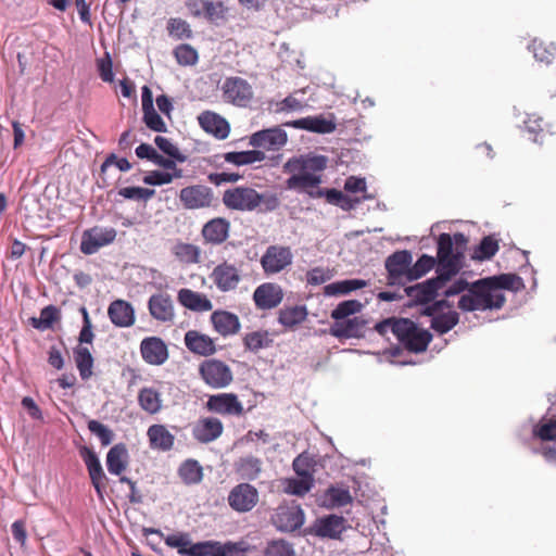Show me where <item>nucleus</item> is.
Returning a JSON list of instances; mask_svg holds the SVG:
<instances>
[{"label": "nucleus", "instance_id": "79ce46f5", "mask_svg": "<svg viewBox=\"0 0 556 556\" xmlns=\"http://www.w3.org/2000/svg\"><path fill=\"white\" fill-rule=\"evenodd\" d=\"M173 254L182 263L195 264L200 261L201 250L194 244L179 242L173 248Z\"/></svg>", "mask_w": 556, "mask_h": 556}, {"label": "nucleus", "instance_id": "c756f323", "mask_svg": "<svg viewBox=\"0 0 556 556\" xmlns=\"http://www.w3.org/2000/svg\"><path fill=\"white\" fill-rule=\"evenodd\" d=\"M185 344L190 352L202 356L211 355L216 351L213 339L195 330L186 332Z\"/></svg>", "mask_w": 556, "mask_h": 556}, {"label": "nucleus", "instance_id": "09e8293b", "mask_svg": "<svg viewBox=\"0 0 556 556\" xmlns=\"http://www.w3.org/2000/svg\"><path fill=\"white\" fill-rule=\"evenodd\" d=\"M228 9L222 1H207L204 17L211 23H219L226 20Z\"/></svg>", "mask_w": 556, "mask_h": 556}, {"label": "nucleus", "instance_id": "bb28decb", "mask_svg": "<svg viewBox=\"0 0 556 556\" xmlns=\"http://www.w3.org/2000/svg\"><path fill=\"white\" fill-rule=\"evenodd\" d=\"M230 224L227 219L217 217L208 220L202 228V236L205 242L220 244L229 236Z\"/></svg>", "mask_w": 556, "mask_h": 556}, {"label": "nucleus", "instance_id": "4be33fe9", "mask_svg": "<svg viewBox=\"0 0 556 556\" xmlns=\"http://www.w3.org/2000/svg\"><path fill=\"white\" fill-rule=\"evenodd\" d=\"M177 301L192 312H208L213 308L212 301L203 293L182 288L177 292Z\"/></svg>", "mask_w": 556, "mask_h": 556}, {"label": "nucleus", "instance_id": "b1692460", "mask_svg": "<svg viewBox=\"0 0 556 556\" xmlns=\"http://www.w3.org/2000/svg\"><path fill=\"white\" fill-rule=\"evenodd\" d=\"M200 126L217 139H226L230 131L228 122L220 115L206 111L198 117Z\"/></svg>", "mask_w": 556, "mask_h": 556}, {"label": "nucleus", "instance_id": "aec40b11", "mask_svg": "<svg viewBox=\"0 0 556 556\" xmlns=\"http://www.w3.org/2000/svg\"><path fill=\"white\" fill-rule=\"evenodd\" d=\"M108 315L111 323L119 328L131 327L136 320L132 305L125 300L113 301L109 305Z\"/></svg>", "mask_w": 556, "mask_h": 556}, {"label": "nucleus", "instance_id": "6e6d98bb", "mask_svg": "<svg viewBox=\"0 0 556 556\" xmlns=\"http://www.w3.org/2000/svg\"><path fill=\"white\" fill-rule=\"evenodd\" d=\"M266 556H295L292 544L285 540H275L268 543L265 549Z\"/></svg>", "mask_w": 556, "mask_h": 556}, {"label": "nucleus", "instance_id": "a211bd4d", "mask_svg": "<svg viewBox=\"0 0 556 556\" xmlns=\"http://www.w3.org/2000/svg\"><path fill=\"white\" fill-rule=\"evenodd\" d=\"M206 407L208 410L230 416H240L243 413V405L233 393H220L208 397Z\"/></svg>", "mask_w": 556, "mask_h": 556}, {"label": "nucleus", "instance_id": "393cba45", "mask_svg": "<svg viewBox=\"0 0 556 556\" xmlns=\"http://www.w3.org/2000/svg\"><path fill=\"white\" fill-rule=\"evenodd\" d=\"M346 529V520L342 516L329 515L317 519L314 525L316 535L337 539Z\"/></svg>", "mask_w": 556, "mask_h": 556}, {"label": "nucleus", "instance_id": "de8ad7c7", "mask_svg": "<svg viewBox=\"0 0 556 556\" xmlns=\"http://www.w3.org/2000/svg\"><path fill=\"white\" fill-rule=\"evenodd\" d=\"M435 264V260L427 254L421 255L415 264H410L409 278L410 281L417 280L428 271H430Z\"/></svg>", "mask_w": 556, "mask_h": 556}, {"label": "nucleus", "instance_id": "423d86ee", "mask_svg": "<svg viewBox=\"0 0 556 556\" xmlns=\"http://www.w3.org/2000/svg\"><path fill=\"white\" fill-rule=\"evenodd\" d=\"M413 262L412 253L407 250L396 251L386 260L389 285L405 286L410 282L409 269Z\"/></svg>", "mask_w": 556, "mask_h": 556}, {"label": "nucleus", "instance_id": "bf43d9fd", "mask_svg": "<svg viewBox=\"0 0 556 556\" xmlns=\"http://www.w3.org/2000/svg\"><path fill=\"white\" fill-rule=\"evenodd\" d=\"M88 429L91 433L99 438L102 445L104 446L111 444V442L113 441V431L98 420H89Z\"/></svg>", "mask_w": 556, "mask_h": 556}, {"label": "nucleus", "instance_id": "f257e3e1", "mask_svg": "<svg viewBox=\"0 0 556 556\" xmlns=\"http://www.w3.org/2000/svg\"><path fill=\"white\" fill-rule=\"evenodd\" d=\"M466 244L467 238L462 232L453 237L441 233L438 239V276L406 289L407 294L422 303L434 300L438 289L460 270Z\"/></svg>", "mask_w": 556, "mask_h": 556}, {"label": "nucleus", "instance_id": "680f3d73", "mask_svg": "<svg viewBox=\"0 0 556 556\" xmlns=\"http://www.w3.org/2000/svg\"><path fill=\"white\" fill-rule=\"evenodd\" d=\"M59 318V309L53 305H49L41 311L40 317L37 318V329H49Z\"/></svg>", "mask_w": 556, "mask_h": 556}, {"label": "nucleus", "instance_id": "49530a36", "mask_svg": "<svg viewBox=\"0 0 556 556\" xmlns=\"http://www.w3.org/2000/svg\"><path fill=\"white\" fill-rule=\"evenodd\" d=\"M363 306L364 305L357 300L343 301L331 312V318L336 321L343 320L349 316L361 312Z\"/></svg>", "mask_w": 556, "mask_h": 556}, {"label": "nucleus", "instance_id": "2eb2a0df", "mask_svg": "<svg viewBox=\"0 0 556 556\" xmlns=\"http://www.w3.org/2000/svg\"><path fill=\"white\" fill-rule=\"evenodd\" d=\"M287 141V132L278 126L256 131L250 137L252 147L268 151L279 150Z\"/></svg>", "mask_w": 556, "mask_h": 556}, {"label": "nucleus", "instance_id": "c03bdc74", "mask_svg": "<svg viewBox=\"0 0 556 556\" xmlns=\"http://www.w3.org/2000/svg\"><path fill=\"white\" fill-rule=\"evenodd\" d=\"M458 320V314L454 311H450L434 316L431 320V328L439 333H446L457 325Z\"/></svg>", "mask_w": 556, "mask_h": 556}, {"label": "nucleus", "instance_id": "39448f33", "mask_svg": "<svg viewBox=\"0 0 556 556\" xmlns=\"http://www.w3.org/2000/svg\"><path fill=\"white\" fill-rule=\"evenodd\" d=\"M504 303V293L488 277L476 281L466 293L460 295L458 307L464 312L498 309Z\"/></svg>", "mask_w": 556, "mask_h": 556}, {"label": "nucleus", "instance_id": "1a4fd4ad", "mask_svg": "<svg viewBox=\"0 0 556 556\" xmlns=\"http://www.w3.org/2000/svg\"><path fill=\"white\" fill-rule=\"evenodd\" d=\"M200 374L212 388L222 389L232 381V371L228 365L218 359H207L200 366Z\"/></svg>", "mask_w": 556, "mask_h": 556}, {"label": "nucleus", "instance_id": "2f4dec72", "mask_svg": "<svg viewBox=\"0 0 556 556\" xmlns=\"http://www.w3.org/2000/svg\"><path fill=\"white\" fill-rule=\"evenodd\" d=\"M365 320L361 317H353L336 321L330 328V333L336 338H357L362 336Z\"/></svg>", "mask_w": 556, "mask_h": 556}, {"label": "nucleus", "instance_id": "ea45409f", "mask_svg": "<svg viewBox=\"0 0 556 556\" xmlns=\"http://www.w3.org/2000/svg\"><path fill=\"white\" fill-rule=\"evenodd\" d=\"M265 159V154L258 150L241 151V152H227L224 154V160L227 163L241 166L262 162Z\"/></svg>", "mask_w": 556, "mask_h": 556}, {"label": "nucleus", "instance_id": "a19ab883", "mask_svg": "<svg viewBox=\"0 0 556 556\" xmlns=\"http://www.w3.org/2000/svg\"><path fill=\"white\" fill-rule=\"evenodd\" d=\"M74 358L83 380L92 375L93 358L88 348L77 346L74 350Z\"/></svg>", "mask_w": 556, "mask_h": 556}, {"label": "nucleus", "instance_id": "052dcab7", "mask_svg": "<svg viewBox=\"0 0 556 556\" xmlns=\"http://www.w3.org/2000/svg\"><path fill=\"white\" fill-rule=\"evenodd\" d=\"M534 58L540 62L549 63L555 54L556 48L553 43L544 46L542 41L533 40L531 47Z\"/></svg>", "mask_w": 556, "mask_h": 556}, {"label": "nucleus", "instance_id": "6e6552de", "mask_svg": "<svg viewBox=\"0 0 556 556\" xmlns=\"http://www.w3.org/2000/svg\"><path fill=\"white\" fill-rule=\"evenodd\" d=\"M113 227L94 226L81 235L80 251L86 255L97 253L101 248L111 244L116 238Z\"/></svg>", "mask_w": 556, "mask_h": 556}, {"label": "nucleus", "instance_id": "f704fd0d", "mask_svg": "<svg viewBox=\"0 0 556 556\" xmlns=\"http://www.w3.org/2000/svg\"><path fill=\"white\" fill-rule=\"evenodd\" d=\"M262 460L253 455L240 457L235 465L237 473L243 480H256L262 472Z\"/></svg>", "mask_w": 556, "mask_h": 556}, {"label": "nucleus", "instance_id": "412c9836", "mask_svg": "<svg viewBox=\"0 0 556 556\" xmlns=\"http://www.w3.org/2000/svg\"><path fill=\"white\" fill-rule=\"evenodd\" d=\"M286 125L316 134H331L336 130L334 121L332 118H326L323 115L303 117L289 122Z\"/></svg>", "mask_w": 556, "mask_h": 556}, {"label": "nucleus", "instance_id": "58836bf2", "mask_svg": "<svg viewBox=\"0 0 556 556\" xmlns=\"http://www.w3.org/2000/svg\"><path fill=\"white\" fill-rule=\"evenodd\" d=\"M138 402L140 407L149 414H156L162 408L161 394L153 388L141 389L138 394Z\"/></svg>", "mask_w": 556, "mask_h": 556}, {"label": "nucleus", "instance_id": "c9c22d12", "mask_svg": "<svg viewBox=\"0 0 556 556\" xmlns=\"http://www.w3.org/2000/svg\"><path fill=\"white\" fill-rule=\"evenodd\" d=\"M368 282L363 279H345L331 282L324 287V294L327 296L348 295L352 291L365 288Z\"/></svg>", "mask_w": 556, "mask_h": 556}, {"label": "nucleus", "instance_id": "f03ea898", "mask_svg": "<svg viewBox=\"0 0 556 556\" xmlns=\"http://www.w3.org/2000/svg\"><path fill=\"white\" fill-rule=\"evenodd\" d=\"M328 165V157L321 154L307 153L289 159L285 173L290 174L286 185L290 190L306 192L311 198L324 197L323 190L314 191L323 182V174Z\"/></svg>", "mask_w": 556, "mask_h": 556}, {"label": "nucleus", "instance_id": "dca6fc26", "mask_svg": "<svg viewBox=\"0 0 556 556\" xmlns=\"http://www.w3.org/2000/svg\"><path fill=\"white\" fill-rule=\"evenodd\" d=\"M211 279L222 292L235 290L241 281V274L233 264L224 262L212 270Z\"/></svg>", "mask_w": 556, "mask_h": 556}, {"label": "nucleus", "instance_id": "473e14b6", "mask_svg": "<svg viewBox=\"0 0 556 556\" xmlns=\"http://www.w3.org/2000/svg\"><path fill=\"white\" fill-rule=\"evenodd\" d=\"M128 465V451L123 443L115 444L106 455V467L110 473L119 476Z\"/></svg>", "mask_w": 556, "mask_h": 556}, {"label": "nucleus", "instance_id": "72a5a7b5", "mask_svg": "<svg viewBox=\"0 0 556 556\" xmlns=\"http://www.w3.org/2000/svg\"><path fill=\"white\" fill-rule=\"evenodd\" d=\"M352 502V495L348 489L330 486L319 497L320 506L332 509L342 507Z\"/></svg>", "mask_w": 556, "mask_h": 556}, {"label": "nucleus", "instance_id": "5701e85b", "mask_svg": "<svg viewBox=\"0 0 556 556\" xmlns=\"http://www.w3.org/2000/svg\"><path fill=\"white\" fill-rule=\"evenodd\" d=\"M223 424L218 418L206 417L200 419L193 427L192 433L195 440L201 443H208L223 433Z\"/></svg>", "mask_w": 556, "mask_h": 556}, {"label": "nucleus", "instance_id": "0e129e2a", "mask_svg": "<svg viewBox=\"0 0 556 556\" xmlns=\"http://www.w3.org/2000/svg\"><path fill=\"white\" fill-rule=\"evenodd\" d=\"M304 109L302 101L298 100L294 96H288L282 101L277 103L276 111L279 113L300 112Z\"/></svg>", "mask_w": 556, "mask_h": 556}, {"label": "nucleus", "instance_id": "a18cd8bd", "mask_svg": "<svg viewBox=\"0 0 556 556\" xmlns=\"http://www.w3.org/2000/svg\"><path fill=\"white\" fill-rule=\"evenodd\" d=\"M243 341L245 348L252 352L268 348L273 342L267 331L250 332L244 337Z\"/></svg>", "mask_w": 556, "mask_h": 556}, {"label": "nucleus", "instance_id": "69168bd1", "mask_svg": "<svg viewBox=\"0 0 556 556\" xmlns=\"http://www.w3.org/2000/svg\"><path fill=\"white\" fill-rule=\"evenodd\" d=\"M165 543L169 547L177 548L178 553L181 555V551H188L190 539L187 533L172 534L165 538Z\"/></svg>", "mask_w": 556, "mask_h": 556}, {"label": "nucleus", "instance_id": "9b49d317", "mask_svg": "<svg viewBox=\"0 0 556 556\" xmlns=\"http://www.w3.org/2000/svg\"><path fill=\"white\" fill-rule=\"evenodd\" d=\"M148 309L151 317L161 324L172 325L175 321V305L168 293L152 294L148 300Z\"/></svg>", "mask_w": 556, "mask_h": 556}, {"label": "nucleus", "instance_id": "4c0bfd02", "mask_svg": "<svg viewBox=\"0 0 556 556\" xmlns=\"http://www.w3.org/2000/svg\"><path fill=\"white\" fill-rule=\"evenodd\" d=\"M307 317V309L304 305H295L281 308L278 321L286 328H293L303 323Z\"/></svg>", "mask_w": 556, "mask_h": 556}, {"label": "nucleus", "instance_id": "e433bc0d", "mask_svg": "<svg viewBox=\"0 0 556 556\" xmlns=\"http://www.w3.org/2000/svg\"><path fill=\"white\" fill-rule=\"evenodd\" d=\"M178 476L187 485L199 484L203 480V468L198 460L189 458L180 464Z\"/></svg>", "mask_w": 556, "mask_h": 556}, {"label": "nucleus", "instance_id": "20e7f679", "mask_svg": "<svg viewBox=\"0 0 556 556\" xmlns=\"http://www.w3.org/2000/svg\"><path fill=\"white\" fill-rule=\"evenodd\" d=\"M223 203L227 208L240 212H252L258 207L263 212H271L280 201L276 194L258 193L253 188L239 186L224 191Z\"/></svg>", "mask_w": 556, "mask_h": 556}, {"label": "nucleus", "instance_id": "c85d7f7f", "mask_svg": "<svg viewBox=\"0 0 556 556\" xmlns=\"http://www.w3.org/2000/svg\"><path fill=\"white\" fill-rule=\"evenodd\" d=\"M214 329L223 337L236 334L240 330L239 317L227 311H215L211 315Z\"/></svg>", "mask_w": 556, "mask_h": 556}, {"label": "nucleus", "instance_id": "7ed1b4c3", "mask_svg": "<svg viewBox=\"0 0 556 556\" xmlns=\"http://www.w3.org/2000/svg\"><path fill=\"white\" fill-rule=\"evenodd\" d=\"M375 329L388 340L389 334H393L403 346L414 353L425 351L431 340V334L427 330L418 328L407 318H388L378 323Z\"/></svg>", "mask_w": 556, "mask_h": 556}, {"label": "nucleus", "instance_id": "13d9d810", "mask_svg": "<svg viewBox=\"0 0 556 556\" xmlns=\"http://www.w3.org/2000/svg\"><path fill=\"white\" fill-rule=\"evenodd\" d=\"M155 191L153 189L142 188V187H125L118 190V194L125 199L129 200H143L147 201L154 195Z\"/></svg>", "mask_w": 556, "mask_h": 556}, {"label": "nucleus", "instance_id": "f3484780", "mask_svg": "<svg viewBox=\"0 0 556 556\" xmlns=\"http://www.w3.org/2000/svg\"><path fill=\"white\" fill-rule=\"evenodd\" d=\"M283 300V291L277 283L265 282L260 285L253 293L255 306L260 309L277 307Z\"/></svg>", "mask_w": 556, "mask_h": 556}, {"label": "nucleus", "instance_id": "864d4df0", "mask_svg": "<svg viewBox=\"0 0 556 556\" xmlns=\"http://www.w3.org/2000/svg\"><path fill=\"white\" fill-rule=\"evenodd\" d=\"M154 143L156 147L166 155L169 157L178 161V162H185L186 155H184L179 149L167 138L162 136H156L154 138Z\"/></svg>", "mask_w": 556, "mask_h": 556}, {"label": "nucleus", "instance_id": "6ab92c4d", "mask_svg": "<svg viewBox=\"0 0 556 556\" xmlns=\"http://www.w3.org/2000/svg\"><path fill=\"white\" fill-rule=\"evenodd\" d=\"M140 352L142 358L151 365H162L168 358L166 344L156 337L143 339L140 344Z\"/></svg>", "mask_w": 556, "mask_h": 556}, {"label": "nucleus", "instance_id": "4468645a", "mask_svg": "<svg viewBox=\"0 0 556 556\" xmlns=\"http://www.w3.org/2000/svg\"><path fill=\"white\" fill-rule=\"evenodd\" d=\"M213 199L212 189L202 185L182 188L179 193L180 202L188 210L208 207L212 205Z\"/></svg>", "mask_w": 556, "mask_h": 556}, {"label": "nucleus", "instance_id": "8fccbe9b", "mask_svg": "<svg viewBox=\"0 0 556 556\" xmlns=\"http://www.w3.org/2000/svg\"><path fill=\"white\" fill-rule=\"evenodd\" d=\"M450 280H451V278L444 282L443 287H440L438 289L435 298L440 294H442L446 298L454 296V295H457L460 293L463 295L470 288L468 282L465 279L459 278V279L453 281L451 285H447L450 282Z\"/></svg>", "mask_w": 556, "mask_h": 556}, {"label": "nucleus", "instance_id": "a878e982", "mask_svg": "<svg viewBox=\"0 0 556 556\" xmlns=\"http://www.w3.org/2000/svg\"><path fill=\"white\" fill-rule=\"evenodd\" d=\"M81 455L87 466L91 483L94 486L98 495L102 497V488L104 485L106 477L102 469L99 457L93 451L87 447H84V450L81 451Z\"/></svg>", "mask_w": 556, "mask_h": 556}, {"label": "nucleus", "instance_id": "cd10ccee", "mask_svg": "<svg viewBox=\"0 0 556 556\" xmlns=\"http://www.w3.org/2000/svg\"><path fill=\"white\" fill-rule=\"evenodd\" d=\"M304 523L303 510L295 507H283L276 514V525L279 530L291 532L301 528Z\"/></svg>", "mask_w": 556, "mask_h": 556}, {"label": "nucleus", "instance_id": "3c124183", "mask_svg": "<svg viewBox=\"0 0 556 556\" xmlns=\"http://www.w3.org/2000/svg\"><path fill=\"white\" fill-rule=\"evenodd\" d=\"M168 34L175 39H188L192 35L190 25L181 18H172L168 22Z\"/></svg>", "mask_w": 556, "mask_h": 556}, {"label": "nucleus", "instance_id": "ddd939ff", "mask_svg": "<svg viewBox=\"0 0 556 556\" xmlns=\"http://www.w3.org/2000/svg\"><path fill=\"white\" fill-rule=\"evenodd\" d=\"M258 502V492L249 483H239L228 494L229 506L238 513L252 510Z\"/></svg>", "mask_w": 556, "mask_h": 556}, {"label": "nucleus", "instance_id": "4d7b16f0", "mask_svg": "<svg viewBox=\"0 0 556 556\" xmlns=\"http://www.w3.org/2000/svg\"><path fill=\"white\" fill-rule=\"evenodd\" d=\"M175 58L180 65H193L198 61V52L189 45H180L174 51Z\"/></svg>", "mask_w": 556, "mask_h": 556}, {"label": "nucleus", "instance_id": "f8f14e48", "mask_svg": "<svg viewBox=\"0 0 556 556\" xmlns=\"http://www.w3.org/2000/svg\"><path fill=\"white\" fill-rule=\"evenodd\" d=\"M292 252L288 247L269 245L261 258V265L267 275L280 273L292 263Z\"/></svg>", "mask_w": 556, "mask_h": 556}, {"label": "nucleus", "instance_id": "774afa93", "mask_svg": "<svg viewBox=\"0 0 556 556\" xmlns=\"http://www.w3.org/2000/svg\"><path fill=\"white\" fill-rule=\"evenodd\" d=\"M98 71L103 81H113L114 74L112 71V61L109 53H106L104 58L98 60Z\"/></svg>", "mask_w": 556, "mask_h": 556}, {"label": "nucleus", "instance_id": "9d476101", "mask_svg": "<svg viewBox=\"0 0 556 556\" xmlns=\"http://www.w3.org/2000/svg\"><path fill=\"white\" fill-rule=\"evenodd\" d=\"M242 548L237 543H220L217 541H204L191 544L188 551H181V556H235Z\"/></svg>", "mask_w": 556, "mask_h": 556}, {"label": "nucleus", "instance_id": "603ef678", "mask_svg": "<svg viewBox=\"0 0 556 556\" xmlns=\"http://www.w3.org/2000/svg\"><path fill=\"white\" fill-rule=\"evenodd\" d=\"M498 250V243L492 237H485L481 240L480 244L475 251L473 257L477 260H489Z\"/></svg>", "mask_w": 556, "mask_h": 556}, {"label": "nucleus", "instance_id": "7c9ffc66", "mask_svg": "<svg viewBox=\"0 0 556 556\" xmlns=\"http://www.w3.org/2000/svg\"><path fill=\"white\" fill-rule=\"evenodd\" d=\"M150 446L154 450L169 451L174 446L175 437L164 425H152L147 431Z\"/></svg>", "mask_w": 556, "mask_h": 556}, {"label": "nucleus", "instance_id": "e2e57ef3", "mask_svg": "<svg viewBox=\"0 0 556 556\" xmlns=\"http://www.w3.org/2000/svg\"><path fill=\"white\" fill-rule=\"evenodd\" d=\"M143 122L153 131L165 132L166 124L154 108L143 110Z\"/></svg>", "mask_w": 556, "mask_h": 556}, {"label": "nucleus", "instance_id": "338daca9", "mask_svg": "<svg viewBox=\"0 0 556 556\" xmlns=\"http://www.w3.org/2000/svg\"><path fill=\"white\" fill-rule=\"evenodd\" d=\"M144 184L151 186H162L173 181V175L166 172L154 170L143 178Z\"/></svg>", "mask_w": 556, "mask_h": 556}, {"label": "nucleus", "instance_id": "0eeeda50", "mask_svg": "<svg viewBox=\"0 0 556 556\" xmlns=\"http://www.w3.org/2000/svg\"><path fill=\"white\" fill-rule=\"evenodd\" d=\"M223 98L226 102L245 108L253 99L252 86L241 77H228L222 86Z\"/></svg>", "mask_w": 556, "mask_h": 556}, {"label": "nucleus", "instance_id": "5fc2aeb1", "mask_svg": "<svg viewBox=\"0 0 556 556\" xmlns=\"http://www.w3.org/2000/svg\"><path fill=\"white\" fill-rule=\"evenodd\" d=\"M313 486V478L289 479L285 491L292 495L303 496Z\"/></svg>", "mask_w": 556, "mask_h": 556}, {"label": "nucleus", "instance_id": "37998d69", "mask_svg": "<svg viewBox=\"0 0 556 556\" xmlns=\"http://www.w3.org/2000/svg\"><path fill=\"white\" fill-rule=\"evenodd\" d=\"M490 278L501 292L503 290L519 291L525 288L522 279L516 274H502Z\"/></svg>", "mask_w": 556, "mask_h": 556}]
</instances>
